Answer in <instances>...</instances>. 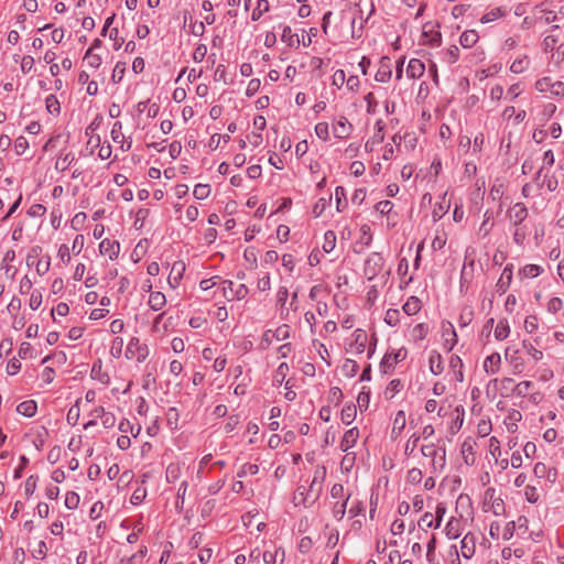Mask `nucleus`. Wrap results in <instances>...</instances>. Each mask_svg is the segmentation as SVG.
I'll return each mask as SVG.
<instances>
[{
  "mask_svg": "<svg viewBox=\"0 0 564 564\" xmlns=\"http://www.w3.org/2000/svg\"><path fill=\"white\" fill-rule=\"evenodd\" d=\"M484 511L491 512L499 517L506 511V505L501 497L496 496L495 488H488L485 491Z\"/></svg>",
  "mask_w": 564,
  "mask_h": 564,
  "instance_id": "obj_1",
  "label": "nucleus"
},
{
  "mask_svg": "<svg viewBox=\"0 0 564 564\" xmlns=\"http://www.w3.org/2000/svg\"><path fill=\"white\" fill-rule=\"evenodd\" d=\"M126 358L135 360L137 362H143L149 356L148 345L142 344L139 338L132 337L126 348Z\"/></svg>",
  "mask_w": 564,
  "mask_h": 564,
  "instance_id": "obj_2",
  "label": "nucleus"
},
{
  "mask_svg": "<svg viewBox=\"0 0 564 564\" xmlns=\"http://www.w3.org/2000/svg\"><path fill=\"white\" fill-rule=\"evenodd\" d=\"M384 259L379 252H372L365 261L364 274L371 281L382 271Z\"/></svg>",
  "mask_w": 564,
  "mask_h": 564,
  "instance_id": "obj_3",
  "label": "nucleus"
},
{
  "mask_svg": "<svg viewBox=\"0 0 564 564\" xmlns=\"http://www.w3.org/2000/svg\"><path fill=\"white\" fill-rule=\"evenodd\" d=\"M438 24L426 22L422 28V35L426 39L425 43L437 47L442 43V34L438 30Z\"/></svg>",
  "mask_w": 564,
  "mask_h": 564,
  "instance_id": "obj_4",
  "label": "nucleus"
},
{
  "mask_svg": "<svg viewBox=\"0 0 564 564\" xmlns=\"http://www.w3.org/2000/svg\"><path fill=\"white\" fill-rule=\"evenodd\" d=\"M406 357L405 349H399L394 354H386L380 362V370L383 373H389L394 369V366Z\"/></svg>",
  "mask_w": 564,
  "mask_h": 564,
  "instance_id": "obj_5",
  "label": "nucleus"
},
{
  "mask_svg": "<svg viewBox=\"0 0 564 564\" xmlns=\"http://www.w3.org/2000/svg\"><path fill=\"white\" fill-rule=\"evenodd\" d=\"M54 357H56L59 362H64L66 360V355L63 351L54 354L53 356H46L42 360V364L45 365V367H44V369H43V371L41 373V378H42L43 384H48V383L53 382V380H54L55 370L51 366L46 365Z\"/></svg>",
  "mask_w": 564,
  "mask_h": 564,
  "instance_id": "obj_6",
  "label": "nucleus"
},
{
  "mask_svg": "<svg viewBox=\"0 0 564 564\" xmlns=\"http://www.w3.org/2000/svg\"><path fill=\"white\" fill-rule=\"evenodd\" d=\"M529 215L528 208L523 203H516L508 210V218L512 226H520Z\"/></svg>",
  "mask_w": 564,
  "mask_h": 564,
  "instance_id": "obj_7",
  "label": "nucleus"
},
{
  "mask_svg": "<svg viewBox=\"0 0 564 564\" xmlns=\"http://www.w3.org/2000/svg\"><path fill=\"white\" fill-rule=\"evenodd\" d=\"M352 130V124L344 116L339 117L333 124V134L337 139H347Z\"/></svg>",
  "mask_w": 564,
  "mask_h": 564,
  "instance_id": "obj_8",
  "label": "nucleus"
},
{
  "mask_svg": "<svg viewBox=\"0 0 564 564\" xmlns=\"http://www.w3.org/2000/svg\"><path fill=\"white\" fill-rule=\"evenodd\" d=\"M354 341L350 344V352L360 355L365 352L367 345H368V335L367 333L361 329L357 328L354 334Z\"/></svg>",
  "mask_w": 564,
  "mask_h": 564,
  "instance_id": "obj_9",
  "label": "nucleus"
},
{
  "mask_svg": "<svg viewBox=\"0 0 564 564\" xmlns=\"http://www.w3.org/2000/svg\"><path fill=\"white\" fill-rule=\"evenodd\" d=\"M321 490H322V482L318 481L317 477H314V479L312 480L310 490L306 494V497H304L305 488L299 487L296 490L295 499L301 497L303 502H305L307 499H311V502H314L317 499Z\"/></svg>",
  "mask_w": 564,
  "mask_h": 564,
  "instance_id": "obj_10",
  "label": "nucleus"
},
{
  "mask_svg": "<svg viewBox=\"0 0 564 564\" xmlns=\"http://www.w3.org/2000/svg\"><path fill=\"white\" fill-rule=\"evenodd\" d=\"M392 76V65L389 57H382L380 61L379 68L375 75V79L378 83H387Z\"/></svg>",
  "mask_w": 564,
  "mask_h": 564,
  "instance_id": "obj_11",
  "label": "nucleus"
},
{
  "mask_svg": "<svg viewBox=\"0 0 564 564\" xmlns=\"http://www.w3.org/2000/svg\"><path fill=\"white\" fill-rule=\"evenodd\" d=\"M384 127H386V124L381 119L376 121L373 135L369 140H367V142L365 144L366 150L371 151L373 145L383 142Z\"/></svg>",
  "mask_w": 564,
  "mask_h": 564,
  "instance_id": "obj_12",
  "label": "nucleus"
},
{
  "mask_svg": "<svg viewBox=\"0 0 564 564\" xmlns=\"http://www.w3.org/2000/svg\"><path fill=\"white\" fill-rule=\"evenodd\" d=\"M99 251L104 256H108L110 260L117 258L120 251V245L116 240L104 239L99 243Z\"/></svg>",
  "mask_w": 564,
  "mask_h": 564,
  "instance_id": "obj_13",
  "label": "nucleus"
},
{
  "mask_svg": "<svg viewBox=\"0 0 564 564\" xmlns=\"http://www.w3.org/2000/svg\"><path fill=\"white\" fill-rule=\"evenodd\" d=\"M358 438L359 430L357 427L346 431L339 444L340 449L348 453V451L356 445Z\"/></svg>",
  "mask_w": 564,
  "mask_h": 564,
  "instance_id": "obj_14",
  "label": "nucleus"
},
{
  "mask_svg": "<svg viewBox=\"0 0 564 564\" xmlns=\"http://www.w3.org/2000/svg\"><path fill=\"white\" fill-rule=\"evenodd\" d=\"M512 276H513V264L508 263L503 268L502 273L497 282V289L499 292L505 293L509 289L511 281H512Z\"/></svg>",
  "mask_w": 564,
  "mask_h": 564,
  "instance_id": "obj_15",
  "label": "nucleus"
},
{
  "mask_svg": "<svg viewBox=\"0 0 564 564\" xmlns=\"http://www.w3.org/2000/svg\"><path fill=\"white\" fill-rule=\"evenodd\" d=\"M184 271H185V263L183 261H176L173 263L170 275H169V280H167L169 284L172 288H176L180 284L181 280L183 278Z\"/></svg>",
  "mask_w": 564,
  "mask_h": 564,
  "instance_id": "obj_16",
  "label": "nucleus"
},
{
  "mask_svg": "<svg viewBox=\"0 0 564 564\" xmlns=\"http://www.w3.org/2000/svg\"><path fill=\"white\" fill-rule=\"evenodd\" d=\"M425 72V65L417 58H411L406 67V75L409 78L415 79L423 76Z\"/></svg>",
  "mask_w": 564,
  "mask_h": 564,
  "instance_id": "obj_17",
  "label": "nucleus"
},
{
  "mask_svg": "<svg viewBox=\"0 0 564 564\" xmlns=\"http://www.w3.org/2000/svg\"><path fill=\"white\" fill-rule=\"evenodd\" d=\"M284 556V550L281 547L274 549L273 551L267 550L262 554V558L265 564H283Z\"/></svg>",
  "mask_w": 564,
  "mask_h": 564,
  "instance_id": "obj_18",
  "label": "nucleus"
},
{
  "mask_svg": "<svg viewBox=\"0 0 564 564\" xmlns=\"http://www.w3.org/2000/svg\"><path fill=\"white\" fill-rule=\"evenodd\" d=\"M443 337L445 347L448 350H452L457 344V334L454 326L449 322L443 324Z\"/></svg>",
  "mask_w": 564,
  "mask_h": 564,
  "instance_id": "obj_19",
  "label": "nucleus"
},
{
  "mask_svg": "<svg viewBox=\"0 0 564 564\" xmlns=\"http://www.w3.org/2000/svg\"><path fill=\"white\" fill-rule=\"evenodd\" d=\"M460 553L466 560H469L475 554V540L470 534H466L460 541Z\"/></svg>",
  "mask_w": 564,
  "mask_h": 564,
  "instance_id": "obj_20",
  "label": "nucleus"
},
{
  "mask_svg": "<svg viewBox=\"0 0 564 564\" xmlns=\"http://www.w3.org/2000/svg\"><path fill=\"white\" fill-rule=\"evenodd\" d=\"M430 371L438 376L444 371L443 359L438 351L432 350L429 357Z\"/></svg>",
  "mask_w": 564,
  "mask_h": 564,
  "instance_id": "obj_21",
  "label": "nucleus"
},
{
  "mask_svg": "<svg viewBox=\"0 0 564 564\" xmlns=\"http://www.w3.org/2000/svg\"><path fill=\"white\" fill-rule=\"evenodd\" d=\"M492 219H494V212L490 209H487L484 213V220L480 224L479 230H478L479 236H481L482 238L489 236V234L491 232V230L495 226V223Z\"/></svg>",
  "mask_w": 564,
  "mask_h": 564,
  "instance_id": "obj_22",
  "label": "nucleus"
},
{
  "mask_svg": "<svg viewBox=\"0 0 564 564\" xmlns=\"http://www.w3.org/2000/svg\"><path fill=\"white\" fill-rule=\"evenodd\" d=\"M501 357L498 352H494L486 357L484 361V370L488 375H494L499 370Z\"/></svg>",
  "mask_w": 564,
  "mask_h": 564,
  "instance_id": "obj_23",
  "label": "nucleus"
},
{
  "mask_svg": "<svg viewBox=\"0 0 564 564\" xmlns=\"http://www.w3.org/2000/svg\"><path fill=\"white\" fill-rule=\"evenodd\" d=\"M110 134H111V139L113 140V142L121 144V149L129 150L131 148V143H132L131 141H129L127 147L124 148V144H123L124 135L122 133V123L120 121H116L112 124Z\"/></svg>",
  "mask_w": 564,
  "mask_h": 564,
  "instance_id": "obj_24",
  "label": "nucleus"
},
{
  "mask_svg": "<svg viewBox=\"0 0 564 564\" xmlns=\"http://www.w3.org/2000/svg\"><path fill=\"white\" fill-rule=\"evenodd\" d=\"M446 466V451L443 447L437 456H434L431 462V473L432 474H441Z\"/></svg>",
  "mask_w": 564,
  "mask_h": 564,
  "instance_id": "obj_25",
  "label": "nucleus"
},
{
  "mask_svg": "<svg viewBox=\"0 0 564 564\" xmlns=\"http://www.w3.org/2000/svg\"><path fill=\"white\" fill-rule=\"evenodd\" d=\"M422 304L421 300L416 296H410L406 302L402 306V311L408 316H413L421 311Z\"/></svg>",
  "mask_w": 564,
  "mask_h": 564,
  "instance_id": "obj_26",
  "label": "nucleus"
},
{
  "mask_svg": "<svg viewBox=\"0 0 564 564\" xmlns=\"http://www.w3.org/2000/svg\"><path fill=\"white\" fill-rule=\"evenodd\" d=\"M357 414L356 405L352 403H347L343 406L340 411V420L344 424L349 425L351 424Z\"/></svg>",
  "mask_w": 564,
  "mask_h": 564,
  "instance_id": "obj_27",
  "label": "nucleus"
},
{
  "mask_svg": "<svg viewBox=\"0 0 564 564\" xmlns=\"http://www.w3.org/2000/svg\"><path fill=\"white\" fill-rule=\"evenodd\" d=\"M445 534L447 539L455 540L460 535V521L455 518H451L445 525Z\"/></svg>",
  "mask_w": 564,
  "mask_h": 564,
  "instance_id": "obj_28",
  "label": "nucleus"
},
{
  "mask_svg": "<svg viewBox=\"0 0 564 564\" xmlns=\"http://www.w3.org/2000/svg\"><path fill=\"white\" fill-rule=\"evenodd\" d=\"M502 116L507 120L513 119V122L518 124L524 121L527 118V112L525 110L516 111L514 107L509 106L503 110Z\"/></svg>",
  "mask_w": 564,
  "mask_h": 564,
  "instance_id": "obj_29",
  "label": "nucleus"
},
{
  "mask_svg": "<svg viewBox=\"0 0 564 564\" xmlns=\"http://www.w3.org/2000/svg\"><path fill=\"white\" fill-rule=\"evenodd\" d=\"M478 39H479V36L476 31L467 30L460 34L459 43L463 47L468 48V47H473L477 43Z\"/></svg>",
  "mask_w": 564,
  "mask_h": 564,
  "instance_id": "obj_30",
  "label": "nucleus"
},
{
  "mask_svg": "<svg viewBox=\"0 0 564 564\" xmlns=\"http://www.w3.org/2000/svg\"><path fill=\"white\" fill-rule=\"evenodd\" d=\"M148 303L153 311H160L165 305L166 299L162 292H151Z\"/></svg>",
  "mask_w": 564,
  "mask_h": 564,
  "instance_id": "obj_31",
  "label": "nucleus"
},
{
  "mask_svg": "<svg viewBox=\"0 0 564 564\" xmlns=\"http://www.w3.org/2000/svg\"><path fill=\"white\" fill-rule=\"evenodd\" d=\"M281 40L284 42L288 46H295L301 43L299 35L293 33L291 26L285 25L283 26Z\"/></svg>",
  "mask_w": 564,
  "mask_h": 564,
  "instance_id": "obj_32",
  "label": "nucleus"
},
{
  "mask_svg": "<svg viewBox=\"0 0 564 564\" xmlns=\"http://www.w3.org/2000/svg\"><path fill=\"white\" fill-rule=\"evenodd\" d=\"M530 61L527 55L517 57L510 65V70L513 74H522L528 69Z\"/></svg>",
  "mask_w": 564,
  "mask_h": 564,
  "instance_id": "obj_33",
  "label": "nucleus"
},
{
  "mask_svg": "<svg viewBox=\"0 0 564 564\" xmlns=\"http://www.w3.org/2000/svg\"><path fill=\"white\" fill-rule=\"evenodd\" d=\"M495 338L497 340H505L510 335V326L507 319H500L494 332Z\"/></svg>",
  "mask_w": 564,
  "mask_h": 564,
  "instance_id": "obj_34",
  "label": "nucleus"
},
{
  "mask_svg": "<svg viewBox=\"0 0 564 564\" xmlns=\"http://www.w3.org/2000/svg\"><path fill=\"white\" fill-rule=\"evenodd\" d=\"M17 411L25 417H32L35 415V401L29 400L20 403L17 406Z\"/></svg>",
  "mask_w": 564,
  "mask_h": 564,
  "instance_id": "obj_35",
  "label": "nucleus"
},
{
  "mask_svg": "<svg viewBox=\"0 0 564 564\" xmlns=\"http://www.w3.org/2000/svg\"><path fill=\"white\" fill-rule=\"evenodd\" d=\"M289 370L290 368L286 362L280 364L273 376V386H281L284 382Z\"/></svg>",
  "mask_w": 564,
  "mask_h": 564,
  "instance_id": "obj_36",
  "label": "nucleus"
},
{
  "mask_svg": "<svg viewBox=\"0 0 564 564\" xmlns=\"http://www.w3.org/2000/svg\"><path fill=\"white\" fill-rule=\"evenodd\" d=\"M406 424V417L404 411H399L393 420L392 434L400 435Z\"/></svg>",
  "mask_w": 564,
  "mask_h": 564,
  "instance_id": "obj_37",
  "label": "nucleus"
},
{
  "mask_svg": "<svg viewBox=\"0 0 564 564\" xmlns=\"http://www.w3.org/2000/svg\"><path fill=\"white\" fill-rule=\"evenodd\" d=\"M462 453L464 455V460L466 464H474V442L471 440H466L462 444Z\"/></svg>",
  "mask_w": 564,
  "mask_h": 564,
  "instance_id": "obj_38",
  "label": "nucleus"
},
{
  "mask_svg": "<svg viewBox=\"0 0 564 564\" xmlns=\"http://www.w3.org/2000/svg\"><path fill=\"white\" fill-rule=\"evenodd\" d=\"M75 156L73 153H65L64 155H61L55 163V169L57 171L64 172L66 171L70 164L74 162Z\"/></svg>",
  "mask_w": 564,
  "mask_h": 564,
  "instance_id": "obj_39",
  "label": "nucleus"
},
{
  "mask_svg": "<svg viewBox=\"0 0 564 564\" xmlns=\"http://www.w3.org/2000/svg\"><path fill=\"white\" fill-rule=\"evenodd\" d=\"M335 246H336V234L333 230H327L324 234V241H323L322 248L326 253H329L335 249Z\"/></svg>",
  "mask_w": 564,
  "mask_h": 564,
  "instance_id": "obj_40",
  "label": "nucleus"
},
{
  "mask_svg": "<svg viewBox=\"0 0 564 564\" xmlns=\"http://www.w3.org/2000/svg\"><path fill=\"white\" fill-rule=\"evenodd\" d=\"M384 322L391 326L395 327L400 324L401 321V313L397 308H389L384 314Z\"/></svg>",
  "mask_w": 564,
  "mask_h": 564,
  "instance_id": "obj_41",
  "label": "nucleus"
},
{
  "mask_svg": "<svg viewBox=\"0 0 564 564\" xmlns=\"http://www.w3.org/2000/svg\"><path fill=\"white\" fill-rule=\"evenodd\" d=\"M543 272V269L538 264H527L524 265L519 274L523 278H536Z\"/></svg>",
  "mask_w": 564,
  "mask_h": 564,
  "instance_id": "obj_42",
  "label": "nucleus"
},
{
  "mask_svg": "<svg viewBox=\"0 0 564 564\" xmlns=\"http://www.w3.org/2000/svg\"><path fill=\"white\" fill-rule=\"evenodd\" d=\"M45 107L48 113L56 116L61 111L59 101L57 100L55 95H48L45 98Z\"/></svg>",
  "mask_w": 564,
  "mask_h": 564,
  "instance_id": "obj_43",
  "label": "nucleus"
},
{
  "mask_svg": "<svg viewBox=\"0 0 564 564\" xmlns=\"http://www.w3.org/2000/svg\"><path fill=\"white\" fill-rule=\"evenodd\" d=\"M212 188L208 184H196L194 186L193 195L196 199L203 200L210 195Z\"/></svg>",
  "mask_w": 564,
  "mask_h": 564,
  "instance_id": "obj_44",
  "label": "nucleus"
},
{
  "mask_svg": "<svg viewBox=\"0 0 564 564\" xmlns=\"http://www.w3.org/2000/svg\"><path fill=\"white\" fill-rule=\"evenodd\" d=\"M330 200H332L330 195L328 197H321L313 206V209H312L313 215L315 217H319L325 212V209L329 205Z\"/></svg>",
  "mask_w": 564,
  "mask_h": 564,
  "instance_id": "obj_45",
  "label": "nucleus"
},
{
  "mask_svg": "<svg viewBox=\"0 0 564 564\" xmlns=\"http://www.w3.org/2000/svg\"><path fill=\"white\" fill-rule=\"evenodd\" d=\"M181 477V466L178 464H170L166 468V481L175 482Z\"/></svg>",
  "mask_w": 564,
  "mask_h": 564,
  "instance_id": "obj_46",
  "label": "nucleus"
},
{
  "mask_svg": "<svg viewBox=\"0 0 564 564\" xmlns=\"http://www.w3.org/2000/svg\"><path fill=\"white\" fill-rule=\"evenodd\" d=\"M501 17H503L502 10L500 8H492L480 18V22L482 24H486L489 22H494L500 19Z\"/></svg>",
  "mask_w": 564,
  "mask_h": 564,
  "instance_id": "obj_47",
  "label": "nucleus"
},
{
  "mask_svg": "<svg viewBox=\"0 0 564 564\" xmlns=\"http://www.w3.org/2000/svg\"><path fill=\"white\" fill-rule=\"evenodd\" d=\"M401 388L402 383L399 379L391 380L384 390V397L387 399H392L397 393L400 392Z\"/></svg>",
  "mask_w": 564,
  "mask_h": 564,
  "instance_id": "obj_48",
  "label": "nucleus"
},
{
  "mask_svg": "<svg viewBox=\"0 0 564 564\" xmlns=\"http://www.w3.org/2000/svg\"><path fill=\"white\" fill-rule=\"evenodd\" d=\"M270 10V4L268 0H259L257 2L256 9L252 11L251 19L257 21L261 18V15Z\"/></svg>",
  "mask_w": 564,
  "mask_h": 564,
  "instance_id": "obj_49",
  "label": "nucleus"
},
{
  "mask_svg": "<svg viewBox=\"0 0 564 564\" xmlns=\"http://www.w3.org/2000/svg\"><path fill=\"white\" fill-rule=\"evenodd\" d=\"M523 345V348L525 349L527 354L534 360V361H540L542 360L543 358V352L542 350L535 348L533 346V344L527 341V340H523L522 343Z\"/></svg>",
  "mask_w": 564,
  "mask_h": 564,
  "instance_id": "obj_50",
  "label": "nucleus"
},
{
  "mask_svg": "<svg viewBox=\"0 0 564 564\" xmlns=\"http://www.w3.org/2000/svg\"><path fill=\"white\" fill-rule=\"evenodd\" d=\"M335 199H336V209L337 212H341L346 206V189L343 186H337L335 188Z\"/></svg>",
  "mask_w": 564,
  "mask_h": 564,
  "instance_id": "obj_51",
  "label": "nucleus"
},
{
  "mask_svg": "<svg viewBox=\"0 0 564 564\" xmlns=\"http://www.w3.org/2000/svg\"><path fill=\"white\" fill-rule=\"evenodd\" d=\"M531 387H532V382L531 381H521L518 384H514L512 387V392L517 397L524 398V397H527V394H528V392H529Z\"/></svg>",
  "mask_w": 564,
  "mask_h": 564,
  "instance_id": "obj_52",
  "label": "nucleus"
},
{
  "mask_svg": "<svg viewBox=\"0 0 564 564\" xmlns=\"http://www.w3.org/2000/svg\"><path fill=\"white\" fill-rule=\"evenodd\" d=\"M259 473V466L257 464H243L237 473L238 478H243L247 475H257Z\"/></svg>",
  "mask_w": 564,
  "mask_h": 564,
  "instance_id": "obj_53",
  "label": "nucleus"
},
{
  "mask_svg": "<svg viewBox=\"0 0 564 564\" xmlns=\"http://www.w3.org/2000/svg\"><path fill=\"white\" fill-rule=\"evenodd\" d=\"M524 330L528 333V334H533L538 330L539 328V318L536 315H529L527 316V318L524 319Z\"/></svg>",
  "mask_w": 564,
  "mask_h": 564,
  "instance_id": "obj_54",
  "label": "nucleus"
},
{
  "mask_svg": "<svg viewBox=\"0 0 564 564\" xmlns=\"http://www.w3.org/2000/svg\"><path fill=\"white\" fill-rule=\"evenodd\" d=\"M527 238V230L524 227L513 226L512 239L518 246H522Z\"/></svg>",
  "mask_w": 564,
  "mask_h": 564,
  "instance_id": "obj_55",
  "label": "nucleus"
},
{
  "mask_svg": "<svg viewBox=\"0 0 564 564\" xmlns=\"http://www.w3.org/2000/svg\"><path fill=\"white\" fill-rule=\"evenodd\" d=\"M272 337L279 341L286 340L290 338V327L286 324L279 326L275 330H272Z\"/></svg>",
  "mask_w": 564,
  "mask_h": 564,
  "instance_id": "obj_56",
  "label": "nucleus"
},
{
  "mask_svg": "<svg viewBox=\"0 0 564 564\" xmlns=\"http://www.w3.org/2000/svg\"><path fill=\"white\" fill-rule=\"evenodd\" d=\"M563 308V301L557 296L551 297L546 303V310L551 314H556Z\"/></svg>",
  "mask_w": 564,
  "mask_h": 564,
  "instance_id": "obj_57",
  "label": "nucleus"
},
{
  "mask_svg": "<svg viewBox=\"0 0 564 564\" xmlns=\"http://www.w3.org/2000/svg\"><path fill=\"white\" fill-rule=\"evenodd\" d=\"M315 133L316 135L323 140L328 141L329 140V126L327 122H318L315 126Z\"/></svg>",
  "mask_w": 564,
  "mask_h": 564,
  "instance_id": "obj_58",
  "label": "nucleus"
},
{
  "mask_svg": "<svg viewBox=\"0 0 564 564\" xmlns=\"http://www.w3.org/2000/svg\"><path fill=\"white\" fill-rule=\"evenodd\" d=\"M348 498H346L344 501H338L333 507V517L336 520H341L346 513V507H347Z\"/></svg>",
  "mask_w": 564,
  "mask_h": 564,
  "instance_id": "obj_59",
  "label": "nucleus"
},
{
  "mask_svg": "<svg viewBox=\"0 0 564 564\" xmlns=\"http://www.w3.org/2000/svg\"><path fill=\"white\" fill-rule=\"evenodd\" d=\"M436 539L433 536L426 545V560L430 564H438L435 557Z\"/></svg>",
  "mask_w": 564,
  "mask_h": 564,
  "instance_id": "obj_60",
  "label": "nucleus"
},
{
  "mask_svg": "<svg viewBox=\"0 0 564 564\" xmlns=\"http://www.w3.org/2000/svg\"><path fill=\"white\" fill-rule=\"evenodd\" d=\"M419 527L422 528L423 530L425 529H430V528H435V520H434V514L431 513V512H425L419 520Z\"/></svg>",
  "mask_w": 564,
  "mask_h": 564,
  "instance_id": "obj_61",
  "label": "nucleus"
},
{
  "mask_svg": "<svg viewBox=\"0 0 564 564\" xmlns=\"http://www.w3.org/2000/svg\"><path fill=\"white\" fill-rule=\"evenodd\" d=\"M84 59L93 68H98L101 65V57L98 54H93L91 48L87 50Z\"/></svg>",
  "mask_w": 564,
  "mask_h": 564,
  "instance_id": "obj_62",
  "label": "nucleus"
},
{
  "mask_svg": "<svg viewBox=\"0 0 564 564\" xmlns=\"http://www.w3.org/2000/svg\"><path fill=\"white\" fill-rule=\"evenodd\" d=\"M443 447L441 446H436L435 444H427V445H423L421 447V453L424 457H427V458H433L434 456H437L438 452L442 449Z\"/></svg>",
  "mask_w": 564,
  "mask_h": 564,
  "instance_id": "obj_63",
  "label": "nucleus"
},
{
  "mask_svg": "<svg viewBox=\"0 0 564 564\" xmlns=\"http://www.w3.org/2000/svg\"><path fill=\"white\" fill-rule=\"evenodd\" d=\"M524 497H525V500L530 503H535L539 501L540 499V495L538 492V489L536 487L534 486H527L524 488Z\"/></svg>",
  "mask_w": 564,
  "mask_h": 564,
  "instance_id": "obj_64",
  "label": "nucleus"
}]
</instances>
